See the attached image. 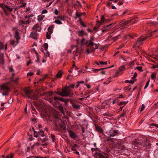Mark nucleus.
<instances>
[{"label": "nucleus", "instance_id": "9", "mask_svg": "<svg viewBox=\"0 0 158 158\" xmlns=\"http://www.w3.org/2000/svg\"><path fill=\"white\" fill-rule=\"evenodd\" d=\"M118 131L117 130H114L113 129L107 131H106V136L110 138L112 137H114L118 133Z\"/></svg>", "mask_w": 158, "mask_h": 158}, {"label": "nucleus", "instance_id": "34", "mask_svg": "<svg viewBox=\"0 0 158 158\" xmlns=\"http://www.w3.org/2000/svg\"><path fill=\"white\" fill-rule=\"evenodd\" d=\"M54 93L57 94L63 97V95L62 92H60L59 91H55L54 92Z\"/></svg>", "mask_w": 158, "mask_h": 158}, {"label": "nucleus", "instance_id": "38", "mask_svg": "<svg viewBox=\"0 0 158 158\" xmlns=\"http://www.w3.org/2000/svg\"><path fill=\"white\" fill-rule=\"evenodd\" d=\"M44 46L45 49V50L47 51L48 47V44L45 43L44 44Z\"/></svg>", "mask_w": 158, "mask_h": 158}, {"label": "nucleus", "instance_id": "49", "mask_svg": "<svg viewBox=\"0 0 158 158\" xmlns=\"http://www.w3.org/2000/svg\"><path fill=\"white\" fill-rule=\"evenodd\" d=\"M149 81L147 82V83L144 87V89H146L147 88V87L149 85Z\"/></svg>", "mask_w": 158, "mask_h": 158}, {"label": "nucleus", "instance_id": "57", "mask_svg": "<svg viewBox=\"0 0 158 158\" xmlns=\"http://www.w3.org/2000/svg\"><path fill=\"white\" fill-rule=\"evenodd\" d=\"M125 82L129 83H132V84L133 83V81L132 80H131L130 81L128 80H126L125 81Z\"/></svg>", "mask_w": 158, "mask_h": 158}, {"label": "nucleus", "instance_id": "4", "mask_svg": "<svg viewBox=\"0 0 158 158\" xmlns=\"http://www.w3.org/2000/svg\"><path fill=\"white\" fill-rule=\"evenodd\" d=\"M25 95H23L25 97L29 98L35 99L36 98V95L35 94L32 93V91L29 89L26 88L24 90Z\"/></svg>", "mask_w": 158, "mask_h": 158}, {"label": "nucleus", "instance_id": "17", "mask_svg": "<svg viewBox=\"0 0 158 158\" xmlns=\"http://www.w3.org/2000/svg\"><path fill=\"white\" fill-rule=\"evenodd\" d=\"M130 22L129 21H123V22H121L120 23V25H121V26L123 27V28L124 27V26L127 25V24L129 23Z\"/></svg>", "mask_w": 158, "mask_h": 158}, {"label": "nucleus", "instance_id": "62", "mask_svg": "<svg viewBox=\"0 0 158 158\" xmlns=\"http://www.w3.org/2000/svg\"><path fill=\"white\" fill-rule=\"evenodd\" d=\"M74 85H75V84H73V85H72L69 86H68V87H69V89H70V88L73 89L74 87Z\"/></svg>", "mask_w": 158, "mask_h": 158}, {"label": "nucleus", "instance_id": "33", "mask_svg": "<svg viewBox=\"0 0 158 158\" xmlns=\"http://www.w3.org/2000/svg\"><path fill=\"white\" fill-rule=\"evenodd\" d=\"M154 155L156 158H158V149L156 150L155 151Z\"/></svg>", "mask_w": 158, "mask_h": 158}, {"label": "nucleus", "instance_id": "54", "mask_svg": "<svg viewBox=\"0 0 158 158\" xmlns=\"http://www.w3.org/2000/svg\"><path fill=\"white\" fill-rule=\"evenodd\" d=\"M118 1V4L119 5H121L123 3V0H119Z\"/></svg>", "mask_w": 158, "mask_h": 158}, {"label": "nucleus", "instance_id": "3", "mask_svg": "<svg viewBox=\"0 0 158 158\" xmlns=\"http://www.w3.org/2000/svg\"><path fill=\"white\" fill-rule=\"evenodd\" d=\"M61 90L63 97H73L74 96V94L72 92V90L68 86L62 88Z\"/></svg>", "mask_w": 158, "mask_h": 158}, {"label": "nucleus", "instance_id": "32", "mask_svg": "<svg viewBox=\"0 0 158 158\" xmlns=\"http://www.w3.org/2000/svg\"><path fill=\"white\" fill-rule=\"evenodd\" d=\"M50 136H51V138L52 139V142H54L55 141V135L53 134H51L50 135Z\"/></svg>", "mask_w": 158, "mask_h": 158}, {"label": "nucleus", "instance_id": "40", "mask_svg": "<svg viewBox=\"0 0 158 158\" xmlns=\"http://www.w3.org/2000/svg\"><path fill=\"white\" fill-rule=\"evenodd\" d=\"M54 13L56 15H58L59 14L60 12L56 9L54 10Z\"/></svg>", "mask_w": 158, "mask_h": 158}, {"label": "nucleus", "instance_id": "55", "mask_svg": "<svg viewBox=\"0 0 158 158\" xmlns=\"http://www.w3.org/2000/svg\"><path fill=\"white\" fill-rule=\"evenodd\" d=\"M10 156H7L6 158H12V157L13 156V155L12 153H10Z\"/></svg>", "mask_w": 158, "mask_h": 158}, {"label": "nucleus", "instance_id": "63", "mask_svg": "<svg viewBox=\"0 0 158 158\" xmlns=\"http://www.w3.org/2000/svg\"><path fill=\"white\" fill-rule=\"evenodd\" d=\"M26 3H23V5H21L20 6V7H25V6H26Z\"/></svg>", "mask_w": 158, "mask_h": 158}, {"label": "nucleus", "instance_id": "27", "mask_svg": "<svg viewBox=\"0 0 158 158\" xmlns=\"http://www.w3.org/2000/svg\"><path fill=\"white\" fill-rule=\"evenodd\" d=\"M62 73H63L61 71L59 72L56 74V77L58 78H61Z\"/></svg>", "mask_w": 158, "mask_h": 158}, {"label": "nucleus", "instance_id": "31", "mask_svg": "<svg viewBox=\"0 0 158 158\" xmlns=\"http://www.w3.org/2000/svg\"><path fill=\"white\" fill-rule=\"evenodd\" d=\"M125 69V66L124 65H123L119 67V70L120 71H123Z\"/></svg>", "mask_w": 158, "mask_h": 158}, {"label": "nucleus", "instance_id": "13", "mask_svg": "<svg viewBox=\"0 0 158 158\" xmlns=\"http://www.w3.org/2000/svg\"><path fill=\"white\" fill-rule=\"evenodd\" d=\"M38 35V33L36 32H32L31 33V37L34 39H37V36Z\"/></svg>", "mask_w": 158, "mask_h": 158}, {"label": "nucleus", "instance_id": "61", "mask_svg": "<svg viewBox=\"0 0 158 158\" xmlns=\"http://www.w3.org/2000/svg\"><path fill=\"white\" fill-rule=\"evenodd\" d=\"M158 67V65H154L152 67L153 69H155Z\"/></svg>", "mask_w": 158, "mask_h": 158}, {"label": "nucleus", "instance_id": "51", "mask_svg": "<svg viewBox=\"0 0 158 158\" xmlns=\"http://www.w3.org/2000/svg\"><path fill=\"white\" fill-rule=\"evenodd\" d=\"M100 64H101L104 65V64H107V62H104L102 61H100L99 62Z\"/></svg>", "mask_w": 158, "mask_h": 158}, {"label": "nucleus", "instance_id": "37", "mask_svg": "<svg viewBox=\"0 0 158 158\" xmlns=\"http://www.w3.org/2000/svg\"><path fill=\"white\" fill-rule=\"evenodd\" d=\"M84 30H82L81 31H80L78 32V35L79 36H82L84 34Z\"/></svg>", "mask_w": 158, "mask_h": 158}, {"label": "nucleus", "instance_id": "7", "mask_svg": "<svg viewBox=\"0 0 158 158\" xmlns=\"http://www.w3.org/2000/svg\"><path fill=\"white\" fill-rule=\"evenodd\" d=\"M151 36V34H150L144 37H142V36H141L139 38L136 42V44L137 46L139 47V46L142 44V42L143 41L145 40L149 37Z\"/></svg>", "mask_w": 158, "mask_h": 158}, {"label": "nucleus", "instance_id": "26", "mask_svg": "<svg viewBox=\"0 0 158 158\" xmlns=\"http://www.w3.org/2000/svg\"><path fill=\"white\" fill-rule=\"evenodd\" d=\"M96 130L98 132L101 133L102 132L103 130L101 127L98 126H97L96 127Z\"/></svg>", "mask_w": 158, "mask_h": 158}, {"label": "nucleus", "instance_id": "11", "mask_svg": "<svg viewBox=\"0 0 158 158\" xmlns=\"http://www.w3.org/2000/svg\"><path fill=\"white\" fill-rule=\"evenodd\" d=\"M32 29L34 31H38L39 32H40L41 30V28L39 26V24L37 23L33 27H32Z\"/></svg>", "mask_w": 158, "mask_h": 158}, {"label": "nucleus", "instance_id": "10", "mask_svg": "<svg viewBox=\"0 0 158 158\" xmlns=\"http://www.w3.org/2000/svg\"><path fill=\"white\" fill-rule=\"evenodd\" d=\"M54 19H56L54 23L58 24H61L62 23L61 21H64L65 20V17L64 16L59 15L54 17Z\"/></svg>", "mask_w": 158, "mask_h": 158}, {"label": "nucleus", "instance_id": "23", "mask_svg": "<svg viewBox=\"0 0 158 158\" xmlns=\"http://www.w3.org/2000/svg\"><path fill=\"white\" fill-rule=\"evenodd\" d=\"M114 66V65H112L111 66L106 68H101L100 69H94V70L95 71V72L96 73L98 72L99 71H100V70H102L104 69H109L112 67H113Z\"/></svg>", "mask_w": 158, "mask_h": 158}, {"label": "nucleus", "instance_id": "1", "mask_svg": "<svg viewBox=\"0 0 158 158\" xmlns=\"http://www.w3.org/2000/svg\"><path fill=\"white\" fill-rule=\"evenodd\" d=\"M133 144L135 145L138 146L140 148L150 145L151 144L146 138L140 137L135 140Z\"/></svg>", "mask_w": 158, "mask_h": 158}, {"label": "nucleus", "instance_id": "48", "mask_svg": "<svg viewBox=\"0 0 158 158\" xmlns=\"http://www.w3.org/2000/svg\"><path fill=\"white\" fill-rule=\"evenodd\" d=\"M85 40V38H83L82 40H81V45H83L84 44H85V43H84V41Z\"/></svg>", "mask_w": 158, "mask_h": 158}, {"label": "nucleus", "instance_id": "6", "mask_svg": "<svg viewBox=\"0 0 158 158\" xmlns=\"http://www.w3.org/2000/svg\"><path fill=\"white\" fill-rule=\"evenodd\" d=\"M85 44H88V47L90 48L92 50L93 52H94V50L98 49V45L94 43L91 40H88L85 42Z\"/></svg>", "mask_w": 158, "mask_h": 158}, {"label": "nucleus", "instance_id": "15", "mask_svg": "<svg viewBox=\"0 0 158 158\" xmlns=\"http://www.w3.org/2000/svg\"><path fill=\"white\" fill-rule=\"evenodd\" d=\"M4 54L3 53H0V63L2 64H4V61L3 59Z\"/></svg>", "mask_w": 158, "mask_h": 158}, {"label": "nucleus", "instance_id": "59", "mask_svg": "<svg viewBox=\"0 0 158 158\" xmlns=\"http://www.w3.org/2000/svg\"><path fill=\"white\" fill-rule=\"evenodd\" d=\"M33 75V73L32 72H29L27 73V76H32Z\"/></svg>", "mask_w": 158, "mask_h": 158}, {"label": "nucleus", "instance_id": "64", "mask_svg": "<svg viewBox=\"0 0 158 158\" xmlns=\"http://www.w3.org/2000/svg\"><path fill=\"white\" fill-rule=\"evenodd\" d=\"M45 55L47 56H49V53L47 51L46 53H45Z\"/></svg>", "mask_w": 158, "mask_h": 158}, {"label": "nucleus", "instance_id": "36", "mask_svg": "<svg viewBox=\"0 0 158 158\" xmlns=\"http://www.w3.org/2000/svg\"><path fill=\"white\" fill-rule=\"evenodd\" d=\"M82 15V13H79L77 11L76 12V15L77 17H80Z\"/></svg>", "mask_w": 158, "mask_h": 158}, {"label": "nucleus", "instance_id": "18", "mask_svg": "<svg viewBox=\"0 0 158 158\" xmlns=\"http://www.w3.org/2000/svg\"><path fill=\"white\" fill-rule=\"evenodd\" d=\"M19 32L17 31L15 32V34L14 36V37L16 38L17 43H18V40L20 39V37L19 36Z\"/></svg>", "mask_w": 158, "mask_h": 158}, {"label": "nucleus", "instance_id": "29", "mask_svg": "<svg viewBox=\"0 0 158 158\" xmlns=\"http://www.w3.org/2000/svg\"><path fill=\"white\" fill-rule=\"evenodd\" d=\"M58 108L60 111L61 113L63 114L64 113V109H63V107L62 106H58Z\"/></svg>", "mask_w": 158, "mask_h": 158}, {"label": "nucleus", "instance_id": "22", "mask_svg": "<svg viewBox=\"0 0 158 158\" xmlns=\"http://www.w3.org/2000/svg\"><path fill=\"white\" fill-rule=\"evenodd\" d=\"M70 99H68V98H60L59 99V100L65 103L67 102Z\"/></svg>", "mask_w": 158, "mask_h": 158}, {"label": "nucleus", "instance_id": "56", "mask_svg": "<svg viewBox=\"0 0 158 158\" xmlns=\"http://www.w3.org/2000/svg\"><path fill=\"white\" fill-rule=\"evenodd\" d=\"M9 71L10 72H13L14 71V69H13L12 66H10L9 68Z\"/></svg>", "mask_w": 158, "mask_h": 158}, {"label": "nucleus", "instance_id": "39", "mask_svg": "<svg viewBox=\"0 0 158 158\" xmlns=\"http://www.w3.org/2000/svg\"><path fill=\"white\" fill-rule=\"evenodd\" d=\"M103 115L104 116H110V114L109 112H107L104 114H103Z\"/></svg>", "mask_w": 158, "mask_h": 158}, {"label": "nucleus", "instance_id": "8", "mask_svg": "<svg viewBox=\"0 0 158 158\" xmlns=\"http://www.w3.org/2000/svg\"><path fill=\"white\" fill-rule=\"evenodd\" d=\"M1 89L3 96H7L10 91V89L6 85H2Z\"/></svg>", "mask_w": 158, "mask_h": 158}, {"label": "nucleus", "instance_id": "30", "mask_svg": "<svg viewBox=\"0 0 158 158\" xmlns=\"http://www.w3.org/2000/svg\"><path fill=\"white\" fill-rule=\"evenodd\" d=\"M44 16V15L39 16L38 18V21L40 22L43 20Z\"/></svg>", "mask_w": 158, "mask_h": 158}, {"label": "nucleus", "instance_id": "25", "mask_svg": "<svg viewBox=\"0 0 158 158\" xmlns=\"http://www.w3.org/2000/svg\"><path fill=\"white\" fill-rule=\"evenodd\" d=\"M44 136V131L41 130L40 131L38 132V137H40V136L43 137Z\"/></svg>", "mask_w": 158, "mask_h": 158}, {"label": "nucleus", "instance_id": "46", "mask_svg": "<svg viewBox=\"0 0 158 158\" xmlns=\"http://www.w3.org/2000/svg\"><path fill=\"white\" fill-rule=\"evenodd\" d=\"M4 48V44L2 43H0V49H3Z\"/></svg>", "mask_w": 158, "mask_h": 158}, {"label": "nucleus", "instance_id": "60", "mask_svg": "<svg viewBox=\"0 0 158 158\" xmlns=\"http://www.w3.org/2000/svg\"><path fill=\"white\" fill-rule=\"evenodd\" d=\"M124 46V44H122L120 46H119V47L118 48H117V49H120L122 48Z\"/></svg>", "mask_w": 158, "mask_h": 158}, {"label": "nucleus", "instance_id": "16", "mask_svg": "<svg viewBox=\"0 0 158 158\" xmlns=\"http://www.w3.org/2000/svg\"><path fill=\"white\" fill-rule=\"evenodd\" d=\"M114 24V23H112L110 24L109 25H107L105 27V28L102 30V32H104L105 31H106L110 29V26H111L112 25H113Z\"/></svg>", "mask_w": 158, "mask_h": 158}, {"label": "nucleus", "instance_id": "20", "mask_svg": "<svg viewBox=\"0 0 158 158\" xmlns=\"http://www.w3.org/2000/svg\"><path fill=\"white\" fill-rule=\"evenodd\" d=\"M97 158H108L107 156L103 155L101 153H98L97 155Z\"/></svg>", "mask_w": 158, "mask_h": 158}, {"label": "nucleus", "instance_id": "14", "mask_svg": "<svg viewBox=\"0 0 158 158\" xmlns=\"http://www.w3.org/2000/svg\"><path fill=\"white\" fill-rule=\"evenodd\" d=\"M72 105L73 107L76 109L78 110L80 108V106L79 105L74 103H72Z\"/></svg>", "mask_w": 158, "mask_h": 158}, {"label": "nucleus", "instance_id": "12", "mask_svg": "<svg viewBox=\"0 0 158 158\" xmlns=\"http://www.w3.org/2000/svg\"><path fill=\"white\" fill-rule=\"evenodd\" d=\"M69 136L71 138L73 139H75L77 137V136L76 135L73 131L70 130L69 131Z\"/></svg>", "mask_w": 158, "mask_h": 158}, {"label": "nucleus", "instance_id": "41", "mask_svg": "<svg viewBox=\"0 0 158 158\" xmlns=\"http://www.w3.org/2000/svg\"><path fill=\"white\" fill-rule=\"evenodd\" d=\"M18 79H19L18 77H17V78H15V79H13V78H11V80L12 81H13V82H14L15 83H16L18 81Z\"/></svg>", "mask_w": 158, "mask_h": 158}, {"label": "nucleus", "instance_id": "28", "mask_svg": "<svg viewBox=\"0 0 158 158\" xmlns=\"http://www.w3.org/2000/svg\"><path fill=\"white\" fill-rule=\"evenodd\" d=\"M106 20V19H105L104 18V16H101V22H100V24L102 23H106L105 20Z\"/></svg>", "mask_w": 158, "mask_h": 158}, {"label": "nucleus", "instance_id": "21", "mask_svg": "<svg viewBox=\"0 0 158 158\" xmlns=\"http://www.w3.org/2000/svg\"><path fill=\"white\" fill-rule=\"evenodd\" d=\"M54 27V26L53 25H51L48 28V33L49 34H51L52 32V30L53 28Z\"/></svg>", "mask_w": 158, "mask_h": 158}, {"label": "nucleus", "instance_id": "50", "mask_svg": "<svg viewBox=\"0 0 158 158\" xmlns=\"http://www.w3.org/2000/svg\"><path fill=\"white\" fill-rule=\"evenodd\" d=\"M137 69H138L139 71H142L143 70H142V67L141 66H139L137 67L136 68Z\"/></svg>", "mask_w": 158, "mask_h": 158}, {"label": "nucleus", "instance_id": "45", "mask_svg": "<svg viewBox=\"0 0 158 158\" xmlns=\"http://www.w3.org/2000/svg\"><path fill=\"white\" fill-rule=\"evenodd\" d=\"M10 43L11 45L13 46L15 45V41L14 40H11L10 41Z\"/></svg>", "mask_w": 158, "mask_h": 158}, {"label": "nucleus", "instance_id": "53", "mask_svg": "<svg viewBox=\"0 0 158 158\" xmlns=\"http://www.w3.org/2000/svg\"><path fill=\"white\" fill-rule=\"evenodd\" d=\"M144 108H145V106H144V104H142V105L141 109L140 110V112L142 111L143 110V109H144Z\"/></svg>", "mask_w": 158, "mask_h": 158}, {"label": "nucleus", "instance_id": "24", "mask_svg": "<svg viewBox=\"0 0 158 158\" xmlns=\"http://www.w3.org/2000/svg\"><path fill=\"white\" fill-rule=\"evenodd\" d=\"M97 25L98 26L97 27H94V30L96 31H98L99 27L100 26V23L99 21H97Z\"/></svg>", "mask_w": 158, "mask_h": 158}, {"label": "nucleus", "instance_id": "47", "mask_svg": "<svg viewBox=\"0 0 158 158\" xmlns=\"http://www.w3.org/2000/svg\"><path fill=\"white\" fill-rule=\"evenodd\" d=\"M50 34H49V33H48V32H47L46 37H47V39H50V37H51Z\"/></svg>", "mask_w": 158, "mask_h": 158}, {"label": "nucleus", "instance_id": "2", "mask_svg": "<svg viewBox=\"0 0 158 158\" xmlns=\"http://www.w3.org/2000/svg\"><path fill=\"white\" fill-rule=\"evenodd\" d=\"M55 124L56 128V130H58L59 127L64 130L66 129V126L64 123L61 119H59L57 116H55Z\"/></svg>", "mask_w": 158, "mask_h": 158}, {"label": "nucleus", "instance_id": "19", "mask_svg": "<svg viewBox=\"0 0 158 158\" xmlns=\"http://www.w3.org/2000/svg\"><path fill=\"white\" fill-rule=\"evenodd\" d=\"M29 23H30V22L28 20L25 21L21 20L19 22V23L20 25H21L22 24H28Z\"/></svg>", "mask_w": 158, "mask_h": 158}, {"label": "nucleus", "instance_id": "44", "mask_svg": "<svg viewBox=\"0 0 158 158\" xmlns=\"http://www.w3.org/2000/svg\"><path fill=\"white\" fill-rule=\"evenodd\" d=\"M111 79V77H110L109 79H108V80L107 81H106V82H104V84H109V83H110L111 81L110 80Z\"/></svg>", "mask_w": 158, "mask_h": 158}, {"label": "nucleus", "instance_id": "52", "mask_svg": "<svg viewBox=\"0 0 158 158\" xmlns=\"http://www.w3.org/2000/svg\"><path fill=\"white\" fill-rule=\"evenodd\" d=\"M126 103H127V102L125 101L121 102L119 103V105H122L123 104L125 105Z\"/></svg>", "mask_w": 158, "mask_h": 158}, {"label": "nucleus", "instance_id": "43", "mask_svg": "<svg viewBox=\"0 0 158 158\" xmlns=\"http://www.w3.org/2000/svg\"><path fill=\"white\" fill-rule=\"evenodd\" d=\"M40 140H41V141L42 142L44 143V142H45L48 140V138H45L43 139H40Z\"/></svg>", "mask_w": 158, "mask_h": 158}, {"label": "nucleus", "instance_id": "42", "mask_svg": "<svg viewBox=\"0 0 158 158\" xmlns=\"http://www.w3.org/2000/svg\"><path fill=\"white\" fill-rule=\"evenodd\" d=\"M34 135L35 137H38V132L34 131Z\"/></svg>", "mask_w": 158, "mask_h": 158}, {"label": "nucleus", "instance_id": "58", "mask_svg": "<svg viewBox=\"0 0 158 158\" xmlns=\"http://www.w3.org/2000/svg\"><path fill=\"white\" fill-rule=\"evenodd\" d=\"M47 10L45 9L44 10L42 11V14H45L47 13Z\"/></svg>", "mask_w": 158, "mask_h": 158}, {"label": "nucleus", "instance_id": "35", "mask_svg": "<svg viewBox=\"0 0 158 158\" xmlns=\"http://www.w3.org/2000/svg\"><path fill=\"white\" fill-rule=\"evenodd\" d=\"M156 73H152L151 76V78L152 79H154L156 78Z\"/></svg>", "mask_w": 158, "mask_h": 158}, {"label": "nucleus", "instance_id": "5", "mask_svg": "<svg viewBox=\"0 0 158 158\" xmlns=\"http://www.w3.org/2000/svg\"><path fill=\"white\" fill-rule=\"evenodd\" d=\"M0 7L2 9L6 15L8 16L10 15V14L8 12V11L11 12L13 10L12 8L9 7L4 3L0 4Z\"/></svg>", "mask_w": 158, "mask_h": 158}]
</instances>
